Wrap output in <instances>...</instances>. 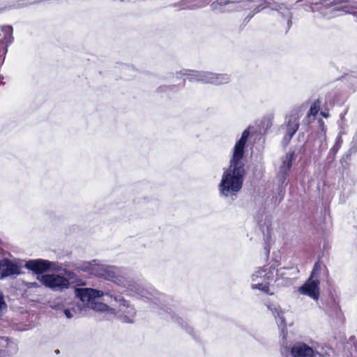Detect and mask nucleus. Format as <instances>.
I'll return each instance as SVG.
<instances>
[{"label":"nucleus","instance_id":"bb28decb","mask_svg":"<svg viewBox=\"0 0 357 357\" xmlns=\"http://www.w3.org/2000/svg\"><path fill=\"white\" fill-rule=\"evenodd\" d=\"M271 3H266L262 7V8H265L266 7H269L272 10L280 11V10L287 9L290 10L293 8V5H287L284 3H278L275 1H270Z\"/></svg>","mask_w":357,"mask_h":357},{"label":"nucleus","instance_id":"f704fd0d","mask_svg":"<svg viewBox=\"0 0 357 357\" xmlns=\"http://www.w3.org/2000/svg\"><path fill=\"white\" fill-rule=\"evenodd\" d=\"M7 304L5 301L4 295L0 290V319H2L3 316L7 312Z\"/></svg>","mask_w":357,"mask_h":357},{"label":"nucleus","instance_id":"de8ad7c7","mask_svg":"<svg viewBox=\"0 0 357 357\" xmlns=\"http://www.w3.org/2000/svg\"><path fill=\"white\" fill-rule=\"evenodd\" d=\"M318 123H319V127L320 130L325 132L326 130V126L324 124V121L320 119L318 121Z\"/></svg>","mask_w":357,"mask_h":357},{"label":"nucleus","instance_id":"6e6552de","mask_svg":"<svg viewBox=\"0 0 357 357\" xmlns=\"http://www.w3.org/2000/svg\"><path fill=\"white\" fill-rule=\"evenodd\" d=\"M52 261L43 259H29L25 261L24 267L39 275L51 270Z\"/></svg>","mask_w":357,"mask_h":357},{"label":"nucleus","instance_id":"603ef678","mask_svg":"<svg viewBox=\"0 0 357 357\" xmlns=\"http://www.w3.org/2000/svg\"><path fill=\"white\" fill-rule=\"evenodd\" d=\"M268 241H264V250H266V255L268 257L270 253V248L268 247Z\"/></svg>","mask_w":357,"mask_h":357},{"label":"nucleus","instance_id":"a19ab883","mask_svg":"<svg viewBox=\"0 0 357 357\" xmlns=\"http://www.w3.org/2000/svg\"><path fill=\"white\" fill-rule=\"evenodd\" d=\"M348 111V108H346L344 112H341L340 114V120L338 121L339 126L342 128L344 124L345 121V115L347 114Z\"/></svg>","mask_w":357,"mask_h":357},{"label":"nucleus","instance_id":"49530a36","mask_svg":"<svg viewBox=\"0 0 357 357\" xmlns=\"http://www.w3.org/2000/svg\"><path fill=\"white\" fill-rule=\"evenodd\" d=\"M264 271L263 269H259L257 271H256L255 273L252 275V280L255 281L257 278L261 276L262 273H264Z\"/></svg>","mask_w":357,"mask_h":357},{"label":"nucleus","instance_id":"a211bd4d","mask_svg":"<svg viewBox=\"0 0 357 357\" xmlns=\"http://www.w3.org/2000/svg\"><path fill=\"white\" fill-rule=\"evenodd\" d=\"M347 97L338 91L329 93L326 96V103L331 106L342 105L346 101Z\"/></svg>","mask_w":357,"mask_h":357},{"label":"nucleus","instance_id":"3c124183","mask_svg":"<svg viewBox=\"0 0 357 357\" xmlns=\"http://www.w3.org/2000/svg\"><path fill=\"white\" fill-rule=\"evenodd\" d=\"M286 270L285 268H280L279 269H277L276 273L277 275L284 276L285 275L284 271Z\"/></svg>","mask_w":357,"mask_h":357},{"label":"nucleus","instance_id":"39448f33","mask_svg":"<svg viewBox=\"0 0 357 357\" xmlns=\"http://www.w3.org/2000/svg\"><path fill=\"white\" fill-rule=\"evenodd\" d=\"M93 271L91 275L104 278L105 280L112 281L119 285L121 281H123V277L117 274L116 268L114 266H99L98 261L94 263L93 266Z\"/></svg>","mask_w":357,"mask_h":357},{"label":"nucleus","instance_id":"c9c22d12","mask_svg":"<svg viewBox=\"0 0 357 357\" xmlns=\"http://www.w3.org/2000/svg\"><path fill=\"white\" fill-rule=\"evenodd\" d=\"M320 269H321V264L319 261H317L315 262V264H314V266H313V268H312V271L311 272V274H310V277L311 279L314 278V279H318V275L319 274V271H320Z\"/></svg>","mask_w":357,"mask_h":357},{"label":"nucleus","instance_id":"13d9d810","mask_svg":"<svg viewBox=\"0 0 357 357\" xmlns=\"http://www.w3.org/2000/svg\"><path fill=\"white\" fill-rule=\"evenodd\" d=\"M3 79H4V76L3 75H0V86L1 85H5L6 84V82H3Z\"/></svg>","mask_w":357,"mask_h":357},{"label":"nucleus","instance_id":"69168bd1","mask_svg":"<svg viewBox=\"0 0 357 357\" xmlns=\"http://www.w3.org/2000/svg\"><path fill=\"white\" fill-rule=\"evenodd\" d=\"M56 353L59 354V350H56Z\"/></svg>","mask_w":357,"mask_h":357},{"label":"nucleus","instance_id":"2eb2a0df","mask_svg":"<svg viewBox=\"0 0 357 357\" xmlns=\"http://www.w3.org/2000/svg\"><path fill=\"white\" fill-rule=\"evenodd\" d=\"M102 294V291L91 288H83L77 291V296L85 305L95 302V299L100 298Z\"/></svg>","mask_w":357,"mask_h":357},{"label":"nucleus","instance_id":"9b49d317","mask_svg":"<svg viewBox=\"0 0 357 357\" xmlns=\"http://www.w3.org/2000/svg\"><path fill=\"white\" fill-rule=\"evenodd\" d=\"M240 0H216L211 5V10L216 13H223L231 11H238L237 3Z\"/></svg>","mask_w":357,"mask_h":357},{"label":"nucleus","instance_id":"c85d7f7f","mask_svg":"<svg viewBox=\"0 0 357 357\" xmlns=\"http://www.w3.org/2000/svg\"><path fill=\"white\" fill-rule=\"evenodd\" d=\"M83 305L84 303H78L77 306L71 308H64L63 311L68 319H71L73 317L74 314L82 313V312L84 311Z\"/></svg>","mask_w":357,"mask_h":357},{"label":"nucleus","instance_id":"7c9ffc66","mask_svg":"<svg viewBox=\"0 0 357 357\" xmlns=\"http://www.w3.org/2000/svg\"><path fill=\"white\" fill-rule=\"evenodd\" d=\"M45 1V0H15V3L13 6L17 8H24L32 5L39 4Z\"/></svg>","mask_w":357,"mask_h":357},{"label":"nucleus","instance_id":"393cba45","mask_svg":"<svg viewBox=\"0 0 357 357\" xmlns=\"http://www.w3.org/2000/svg\"><path fill=\"white\" fill-rule=\"evenodd\" d=\"M231 80V75L227 73H213L211 84L220 85L227 84Z\"/></svg>","mask_w":357,"mask_h":357},{"label":"nucleus","instance_id":"4be33fe9","mask_svg":"<svg viewBox=\"0 0 357 357\" xmlns=\"http://www.w3.org/2000/svg\"><path fill=\"white\" fill-rule=\"evenodd\" d=\"M127 312L130 314V315L123 314V312L121 309H119L118 311L115 310V313L112 314L115 315L121 322L127 323V324H132L134 322V315L135 312L132 307L128 309Z\"/></svg>","mask_w":357,"mask_h":357},{"label":"nucleus","instance_id":"0eeeda50","mask_svg":"<svg viewBox=\"0 0 357 357\" xmlns=\"http://www.w3.org/2000/svg\"><path fill=\"white\" fill-rule=\"evenodd\" d=\"M266 3H271L268 0H240L237 3L238 11L241 10H249L250 13L245 17V20L249 22L255 13L262 10V7Z\"/></svg>","mask_w":357,"mask_h":357},{"label":"nucleus","instance_id":"37998d69","mask_svg":"<svg viewBox=\"0 0 357 357\" xmlns=\"http://www.w3.org/2000/svg\"><path fill=\"white\" fill-rule=\"evenodd\" d=\"M53 265L52 266L50 271H54L56 272L61 271L63 272V268L61 267V265L59 264L57 262H52Z\"/></svg>","mask_w":357,"mask_h":357},{"label":"nucleus","instance_id":"9d476101","mask_svg":"<svg viewBox=\"0 0 357 357\" xmlns=\"http://www.w3.org/2000/svg\"><path fill=\"white\" fill-rule=\"evenodd\" d=\"M97 261V259H93L89 261L77 260L76 261H66L61 264L66 268H72L73 271H75L77 273H84L91 275V272L93 271V266Z\"/></svg>","mask_w":357,"mask_h":357},{"label":"nucleus","instance_id":"7ed1b4c3","mask_svg":"<svg viewBox=\"0 0 357 357\" xmlns=\"http://www.w3.org/2000/svg\"><path fill=\"white\" fill-rule=\"evenodd\" d=\"M40 282L54 291H63L68 289L70 282L65 276L60 274H44L38 278Z\"/></svg>","mask_w":357,"mask_h":357},{"label":"nucleus","instance_id":"a18cd8bd","mask_svg":"<svg viewBox=\"0 0 357 357\" xmlns=\"http://www.w3.org/2000/svg\"><path fill=\"white\" fill-rule=\"evenodd\" d=\"M320 145H319V151L320 152L325 151L327 149V144L325 140V136L324 137V139H320Z\"/></svg>","mask_w":357,"mask_h":357},{"label":"nucleus","instance_id":"bf43d9fd","mask_svg":"<svg viewBox=\"0 0 357 357\" xmlns=\"http://www.w3.org/2000/svg\"><path fill=\"white\" fill-rule=\"evenodd\" d=\"M0 340L3 341L5 343V345H3V347H6L8 345V338L0 337Z\"/></svg>","mask_w":357,"mask_h":357},{"label":"nucleus","instance_id":"1a4fd4ad","mask_svg":"<svg viewBox=\"0 0 357 357\" xmlns=\"http://www.w3.org/2000/svg\"><path fill=\"white\" fill-rule=\"evenodd\" d=\"M3 36L0 39V67L3 65L5 56L8 52V46L13 42V29L10 25H4L1 27Z\"/></svg>","mask_w":357,"mask_h":357},{"label":"nucleus","instance_id":"f3484780","mask_svg":"<svg viewBox=\"0 0 357 357\" xmlns=\"http://www.w3.org/2000/svg\"><path fill=\"white\" fill-rule=\"evenodd\" d=\"M268 309L272 312L274 317L278 319V325L281 328L282 333L284 334L287 332V324L284 317V312L278 305L269 304L267 305Z\"/></svg>","mask_w":357,"mask_h":357},{"label":"nucleus","instance_id":"e433bc0d","mask_svg":"<svg viewBox=\"0 0 357 357\" xmlns=\"http://www.w3.org/2000/svg\"><path fill=\"white\" fill-rule=\"evenodd\" d=\"M252 289H259L261 291L268 294L269 291V287L266 284H264L262 283H258L255 284H252Z\"/></svg>","mask_w":357,"mask_h":357},{"label":"nucleus","instance_id":"e2e57ef3","mask_svg":"<svg viewBox=\"0 0 357 357\" xmlns=\"http://www.w3.org/2000/svg\"><path fill=\"white\" fill-rule=\"evenodd\" d=\"M126 70H134L132 68H131L130 66H127L125 68Z\"/></svg>","mask_w":357,"mask_h":357},{"label":"nucleus","instance_id":"dca6fc26","mask_svg":"<svg viewBox=\"0 0 357 357\" xmlns=\"http://www.w3.org/2000/svg\"><path fill=\"white\" fill-rule=\"evenodd\" d=\"M287 128L286 134L290 135L293 137L299 128L298 112L296 110H292L289 114L286 116L285 122L282 126Z\"/></svg>","mask_w":357,"mask_h":357},{"label":"nucleus","instance_id":"6e6d98bb","mask_svg":"<svg viewBox=\"0 0 357 357\" xmlns=\"http://www.w3.org/2000/svg\"><path fill=\"white\" fill-rule=\"evenodd\" d=\"M305 144H303L301 147H300V150H299V153H301V154H305Z\"/></svg>","mask_w":357,"mask_h":357},{"label":"nucleus","instance_id":"8fccbe9b","mask_svg":"<svg viewBox=\"0 0 357 357\" xmlns=\"http://www.w3.org/2000/svg\"><path fill=\"white\" fill-rule=\"evenodd\" d=\"M0 357H10L6 349H0Z\"/></svg>","mask_w":357,"mask_h":357},{"label":"nucleus","instance_id":"c03bdc74","mask_svg":"<svg viewBox=\"0 0 357 357\" xmlns=\"http://www.w3.org/2000/svg\"><path fill=\"white\" fill-rule=\"evenodd\" d=\"M291 138L292 137H291L290 135L285 134L282 142L283 146H287L289 144Z\"/></svg>","mask_w":357,"mask_h":357},{"label":"nucleus","instance_id":"f8f14e48","mask_svg":"<svg viewBox=\"0 0 357 357\" xmlns=\"http://www.w3.org/2000/svg\"><path fill=\"white\" fill-rule=\"evenodd\" d=\"M285 351L289 352L292 357H314L313 349L304 342H296L291 347H285Z\"/></svg>","mask_w":357,"mask_h":357},{"label":"nucleus","instance_id":"5fc2aeb1","mask_svg":"<svg viewBox=\"0 0 357 357\" xmlns=\"http://www.w3.org/2000/svg\"><path fill=\"white\" fill-rule=\"evenodd\" d=\"M278 13V14L280 15V16L283 18V19H286L287 17V14H285L282 10H280V11H277Z\"/></svg>","mask_w":357,"mask_h":357},{"label":"nucleus","instance_id":"4d7b16f0","mask_svg":"<svg viewBox=\"0 0 357 357\" xmlns=\"http://www.w3.org/2000/svg\"><path fill=\"white\" fill-rule=\"evenodd\" d=\"M321 115L324 117V118H328L330 115H329V113L328 112H326V111H321Z\"/></svg>","mask_w":357,"mask_h":357},{"label":"nucleus","instance_id":"864d4df0","mask_svg":"<svg viewBox=\"0 0 357 357\" xmlns=\"http://www.w3.org/2000/svg\"><path fill=\"white\" fill-rule=\"evenodd\" d=\"M349 341L354 344V345L355 346V347H357V344H356V337H355V336H354V335H353V336H351V337H349Z\"/></svg>","mask_w":357,"mask_h":357},{"label":"nucleus","instance_id":"f03ea898","mask_svg":"<svg viewBox=\"0 0 357 357\" xmlns=\"http://www.w3.org/2000/svg\"><path fill=\"white\" fill-rule=\"evenodd\" d=\"M142 298H146L153 303L159 306L163 313H160L165 319L169 320V318L174 322L178 324L181 328L193 337V328L188 326V323L182 318L174 314L172 310L167 306L172 298L167 295L160 293L155 289L149 285H142L140 292L138 295Z\"/></svg>","mask_w":357,"mask_h":357},{"label":"nucleus","instance_id":"2f4dec72","mask_svg":"<svg viewBox=\"0 0 357 357\" xmlns=\"http://www.w3.org/2000/svg\"><path fill=\"white\" fill-rule=\"evenodd\" d=\"M321 105V100L319 99L316 100L310 106V108L307 112L305 119H308L311 116H312L314 118L316 115L318 114L319 111L320 110Z\"/></svg>","mask_w":357,"mask_h":357},{"label":"nucleus","instance_id":"4468645a","mask_svg":"<svg viewBox=\"0 0 357 357\" xmlns=\"http://www.w3.org/2000/svg\"><path fill=\"white\" fill-rule=\"evenodd\" d=\"M319 280L318 279H311L308 280L299 288V291L304 295H307L314 300H317L319 296Z\"/></svg>","mask_w":357,"mask_h":357},{"label":"nucleus","instance_id":"cd10ccee","mask_svg":"<svg viewBox=\"0 0 357 357\" xmlns=\"http://www.w3.org/2000/svg\"><path fill=\"white\" fill-rule=\"evenodd\" d=\"M327 313L331 317H340L342 311L340 307L335 300L331 301V305L326 308Z\"/></svg>","mask_w":357,"mask_h":357},{"label":"nucleus","instance_id":"ddd939ff","mask_svg":"<svg viewBox=\"0 0 357 357\" xmlns=\"http://www.w3.org/2000/svg\"><path fill=\"white\" fill-rule=\"evenodd\" d=\"M294 151L289 152L286 155L285 159L282 160L277 175L278 180L281 185H284L289 176V172L292 167V162L294 160Z\"/></svg>","mask_w":357,"mask_h":357},{"label":"nucleus","instance_id":"5701e85b","mask_svg":"<svg viewBox=\"0 0 357 357\" xmlns=\"http://www.w3.org/2000/svg\"><path fill=\"white\" fill-rule=\"evenodd\" d=\"M185 78L183 79V82L181 84H172V85H162L159 86L156 91L158 93H167L170 95L171 93L176 92L179 89H183L185 85Z\"/></svg>","mask_w":357,"mask_h":357},{"label":"nucleus","instance_id":"412c9836","mask_svg":"<svg viewBox=\"0 0 357 357\" xmlns=\"http://www.w3.org/2000/svg\"><path fill=\"white\" fill-rule=\"evenodd\" d=\"M119 286L126 288L128 291H130L133 295L138 296L142 284L133 280H128L123 278V281H121Z\"/></svg>","mask_w":357,"mask_h":357},{"label":"nucleus","instance_id":"c756f323","mask_svg":"<svg viewBox=\"0 0 357 357\" xmlns=\"http://www.w3.org/2000/svg\"><path fill=\"white\" fill-rule=\"evenodd\" d=\"M63 273L66 276V278L68 280L69 282L71 281L73 283L79 284L81 279L78 276L77 272L63 268Z\"/></svg>","mask_w":357,"mask_h":357},{"label":"nucleus","instance_id":"09e8293b","mask_svg":"<svg viewBox=\"0 0 357 357\" xmlns=\"http://www.w3.org/2000/svg\"><path fill=\"white\" fill-rule=\"evenodd\" d=\"M50 306L52 308L57 310H62L63 307V304L59 303H58L56 304L51 305Z\"/></svg>","mask_w":357,"mask_h":357},{"label":"nucleus","instance_id":"a878e982","mask_svg":"<svg viewBox=\"0 0 357 357\" xmlns=\"http://www.w3.org/2000/svg\"><path fill=\"white\" fill-rule=\"evenodd\" d=\"M200 71L199 70H188V69H183L180 71L178 74H183L185 75L190 82H200L199 80V76H200Z\"/></svg>","mask_w":357,"mask_h":357},{"label":"nucleus","instance_id":"4c0bfd02","mask_svg":"<svg viewBox=\"0 0 357 357\" xmlns=\"http://www.w3.org/2000/svg\"><path fill=\"white\" fill-rule=\"evenodd\" d=\"M115 301L119 303L120 307H126L127 309H130L128 302L123 298L121 296H115Z\"/></svg>","mask_w":357,"mask_h":357},{"label":"nucleus","instance_id":"72a5a7b5","mask_svg":"<svg viewBox=\"0 0 357 357\" xmlns=\"http://www.w3.org/2000/svg\"><path fill=\"white\" fill-rule=\"evenodd\" d=\"M200 76H199V80L200 82L204 83V84H211L212 82V72L208 71H200Z\"/></svg>","mask_w":357,"mask_h":357},{"label":"nucleus","instance_id":"423d86ee","mask_svg":"<svg viewBox=\"0 0 357 357\" xmlns=\"http://www.w3.org/2000/svg\"><path fill=\"white\" fill-rule=\"evenodd\" d=\"M122 199L116 202L117 208L121 210L120 219L127 221L135 216L132 204L136 202L135 199H130V194L126 192L122 195Z\"/></svg>","mask_w":357,"mask_h":357},{"label":"nucleus","instance_id":"aec40b11","mask_svg":"<svg viewBox=\"0 0 357 357\" xmlns=\"http://www.w3.org/2000/svg\"><path fill=\"white\" fill-rule=\"evenodd\" d=\"M208 0H206L204 3H199L197 0H181L174 3V7H178V10L182 9H195L203 7L205 4L208 3Z\"/></svg>","mask_w":357,"mask_h":357},{"label":"nucleus","instance_id":"79ce46f5","mask_svg":"<svg viewBox=\"0 0 357 357\" xmlns=\"http://www.w3.org/2000/svg\"><path fill=\"white\" fill-rule=\"evenodd\" d=\"M292 18H293L292 13L291 12H288L287 13V17H286V19L287 20V30L286 32H287L290 29L291 26H292Z\"/></svg>","mask_w":357,"mask_h":357},{"label":"nucleus","instance_id":"052dcab7","mask_svg":"<svg viewBox=\"0 0 357 357\" xmlns=\"http://www.w3.org/2000/svg\"><path fill=\"white\" fill-rule=\"evenodd\" d=\"M179 73H180V71L179 72H176V77L177 78H181L182 76H185V75H183V74H178Z\"/></svg>","mask_w":357,"mask_h":357},{"label":"nucleus","instance_id":"6ab92c4d","mask_svg":"<svg viewBox=\"0 0 357 357\" xmlns=\"http://www.w3.org/2000/svg\"><path fill=\"white\" fill-rule=\"evenodd\" d=\"M84 311L86 312L88 309H92L96 312H107L108 314H112L113 313H115V309L109 307L105 303H101V302H93L89 305H85L84 304L83 305Z\"/></svg>","mask_w":357,"mask_h":357},{"label":"nucleus","instance_id":"0e129e2a","mask_svg":"<svg viewBox=\"0 0 357 357\" xmlns=\"http://www.w3.org/2000/svg\"><path fill=\"white\" fill-rule=\"evenodd\" d=\"M302 1H303V0H298L296 1V3H299V2H302Z\"/></svg>","mask_w":357,"mask_h":357},{"label":"nucleus","instance_id":"473e14b6","mask_svg":"<svg viewBox=\"0 0 357 357\" xmlns=\"http://www.w3.org/2000/svg\"><path fill=\"white\" fill-rule=\"evenodd\" d=\"M340 148V144H338L337 142H335L333 146L330 149L327 159L328 160V163H331L335 160V155L337 153L338 150Z\"/></svg>","mask_w":357,"mask_h":357},{"label":"nucleus","instance_id":"b1692460","mask_svg":"<svg viewBox=\"0 0 357 357\" xmlns=\"http://www.w3.org/2000/svg\"><path fill=\"white\" fill-rule=\"evenodd\" d=\"M259 228L264 236V241H269L271 239V223L270 220L265 219L259 222Z\"/></svg>","mask_w":357,"mask_h":357},{"label":"nucleus","instance_id":"20e7f679","mask_svg":"<svg viewBox=\"0 0 357 357\" xmlns=\"http://www.w3.org/2000/svg\"><path fill=\"white\" fill-rule=\"evenodd\" d=\"M24 260L14 258L10 259L7 257H3L0 259V278L1 279L13 275H20L21 268L24 267Z\"/></svg>","mask_w":357,"mask_h":357},{"label":"nucleus","instance_id":"58836bf2","mask_svg":"<svg viewBox=\"0 0 357 357\" xmlns=\"http://www.w3.org/2000/svg\"><path fill=\"white\" fill-rule=\"evenodd\" d=\"M350 151L351 152H356L357 151V128L356 132L353 136L352 141L350 144Z\"/></svg>","mask_w":357,"mask_h":357},{"label":"nucleus","instance_id":"680f3d73","mask_svg":"<svg viewBox=\"0 0 357 357\" xmlns=\"http://www.w3.org/2000/svg\"><path fill=\"white\" fill-rule=\"evenodd\" d=\"M336 142H338V144H340L341 145V143H342V139H341V137H337Z\"/></svg>","mask_w":357,"mask_h":357},{"label":"nucleus","instance_id":"ea45409f","mask_svg":"<svg viewBox=\"0 0 357 357\" xmlns=\"http://www.w3.org/2000/svg\"><path fill=\"white\" fill-rule=\"evenodd\" d=\"M355 153L356 152H351L349 149L348 151L342 155V158L340 159V162L342 164L344 162L346 163L347 160H350L351 154Z\"/></svg>","mask_w":357,"mask_h":357},{"label":"nucleus","instance_id":"f257e3e1","mask_svg":"<svg viewBox=\"0 0 357 357\" xmlns=\"http://www.w3.org/2000/svg\"><path fill=\"white\" fill-rule=\"evenodd\" d=\"M250 128L249 126L244 130L240 139L235 143L229 165L227 168L224 169L220 182L218 184V190L221 197H227L229 195H235L242 189L246 174L243 158L250 135Z\"/></svg>","mask_w":357,"mask_h":357}]
</instances>
